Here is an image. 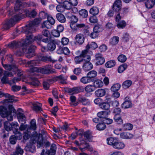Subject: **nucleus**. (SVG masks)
I'll use <instances>...</instances> for the list:
<instances>
[{
	"label": "nucleus",
	"mask_w": 155,
	"mask_h": 155,
	"mask_svg": "<svg viewBox=\"0 0 155 155\" xmlns=\"http://www.w3.org/2000/svg\"><path fill=\"white\" fill-rule=\"evenodd\" d=\"M103 83L101 81L97 80L94 82L93 85L95 89L102 87L103 86Z\"/></svg>",
	"instance_id": "nucleus-34"
},
{
	"label": "nucleus",
	"mask_w": 155,
	"mask_h": 155,
	"mask_svg": "<svg viewBox=\"0 0 155 155\" xmlns=\"http://www.w3.org/2000/svg\"><path fill=\"white\" fill-rule=\"evenodd\" d=\"M17 136H18V135H15V136H12L10 138V141L11 144H15L16 143V139H18ZM18 140H19L18 139Z\"/></svg>",
	"instance_id": "nucleus-55"
},
{
	"label": "nucleus",
	"mask_w": 155,
	"mask_h": 155,
	"mask_svg": "<svg viewBox=\"0 0 155 155\" xmlns=\"http://www.w3.org/2000/svg\"><path fill=\"white\" fill-rule=\"evenodd\" d=\"M100 107L103 109L108 110L110 108V105L108 103H103L100 104Z\"/></svg>",
	"instance_id": "nucleus-54"
},
{
	"label": "nucleus",
	"mask_w": 155,
	"mask_h": 155,
	"mask_svg": "<svg viewBox=\"0 0 155 155\" xmlns=\"http://www.w3.org/2000/svg\"><path fill=\"white\" fill-rule=\"evenodd\" d=\"M12 123L8 121H5L4 123V127L5 129L7 131L11 130Z\"/></svg>",
	"instance_id": "nucleus-46"
},
{
	"label": "nucleus",
	"mask_w": 155,
	"mask_h": 155,
	"mask_svg": "<svg viewBox=\"0 0 155 155\" xmlns=\"http://www.w3.org/2000/svg\"><path fill=\"white\" fill-rule=\"evenodd\" d=\"M132 82L130 80H126L123 83L122 86L125 89L129 87L131 84Z\"/></svg>",
	"instance_id": "nucleus-48"
},
{
	"label": "nucleus",
	"mask_w": 155,
	"mask_h": 155,
	"mask_svg": "<svg viewBox=\"0 0 155 155\" xmlns=\"http://www.w3.org/2000/svg\"><path fill=\"white\" fill-rule=\"evenodd\" d=\"M122 6L121 1L120 0H117L114 3L113 5V9L116 12L118 11Z\"/></svg>",
	"instance_id": "nucleus-15"
},
{
	"label": "nucleus",
	"mask_w": 155,
	"mask_h": 155,
	"mask_svg": "<svg viewBox=\"0 0 155 155\" xmlns=\"http://www.w3.org/2000/svg\"><path fill=\"white\" fill-rule=\"evenodd\" d=\"M37 14V12L35 9H33L31 10L28 11V12L26 13V15L28 17L31 18L35 17Z\"/></svg>",
	"instance_id": "nucleus-28"
},
{
	"label": "nucleus",
	"mask_w": 155,
	"mask_h": 155,
	"mask_svg": "<svg viewBox=\"0 0 155 155\" xmlns=\"http://www.w3.org/2000/svg\"><path fill=\"white\" fill-rule=\"evenodd\" d=\"M81 82L84 84H86L92 81L91 79L88 76L83 77L80 79Z\"/></svg>",
	"instance_id": "nucleus-27"
},
{
	"label": "nucleus",
	"mask_w": 155,
	"mask_h": 155,
	"mask_svg": "<svg viewBox=\"0 0 155 155\" xmlns=\"http://www.w3.org/2000/svg\"><path fill=\"white\" fill-rule=\"evenodd\" d=\"M84 137L89 142L92 141V136L91 132L89 131H85L84 133Z\"/></svg>",
	"instance_id": "nucleus-19"
},
{
	"label": "nucleus",
	"mask_w": 155,
	"mask_h": 155,
	"mask_svg": "<svg viewBox=\"0 0 155 155\" xmlns=\"http://www.w3.org/2000/svg\"><path fill=\"white\" fill-rule=\"evenodd\" d=\"M30 72L31 75L36 76L38 72L43 74H50L56 73L54 69L52 68L51 65H47L42 68L34 67L30 68Z\"/></svg>",
	"instance_id": "nucleus-3"
},
{
	"label": "nucleus",
	"mask_w": 155,
	"mask_h": 155,
	"mask_svg": "<svg viewBox=\"0 0 155 155\" xmlns=\"http://www.w3.org/2000/svg\"><path fill=\"white\" fill-rule=\"evenodd\" d=\"M110 111L108 110L102 111L97 113V116L101 118V120L102 121L104 119L107 117Z\"/></svg>",
	"instance_id": "nucleus-17"
},
{
	"label": "nucleus",
	"mask_w": 155,
	"mask_h": 155,
	"mask_svg": "<svg viewBox=\"0 0 155 155\" xmlns=\"http://www.w3.org/2000/svg\"><path fill=\"white\" fill-rule=\"evenodd\" d=\"M90 13L94 16L97 15L99 12L98 8L97 7H93L90 10Z\"/></svg>",
	"instance_id": "nucleus-30"
},
{
	"label": "nucleus",
	"mask_w": 155,
	"mask_h": 155,
	"mask_svg": "<svg viewBox=\"0 0 155 155\" xmlns=\"http://www.w3.org/2000/svg\"><path fill=\"white\" fill-rule=\"evenodd\" d=\"M63 4L65 9H71L72 6L68 0L65 1L63 2Z\"/></svg>",
	"instance_id": "nucleus-41"
},
{
	"label": "nucleus",
	"mask_w": 155,
	"mask_h": 155,
	"mask_svg": "<svg viewBox=\"0 0 155 155\" xmlns=\"http://www.w3.org/2000/svg\"><path fill=\"white\" fill-rule=\"evenodd\" d=\"M132 106L131 102L130 100H126L121 105L122 107L124 109L130 108Z\"/></svg>",
	"instance_id": "nucleus-24"
},
{
	"label": "nucleus",
	"mask_w": 155,
	"mask_h": 155,
	"mask_svg": "<svg viewBox=\"0 0 155 155\" xmlns=\"http://www.w3.org/2000/svg\"><path fill=\"white\" fill-rule=\"evenodd\" d=\"M11 130L13 131V133L15 135H18L17 136L18 139H21L22 137V134L18 131L19 125L18 123L16 122H14L12 123Z\"/></svg>",
	"instance_id": "nucleus-8"
},
{
	"label": "nucleus",
	"mask_w": 155,
	"mask_h": 155,
	"mask_svg": "<svg viewBox=\"0 0 155 155\" xmlns=\"http://www.w3.org/2000/svg\"><path fill=\"white\" fill-rule=\"evenodd\" d=\"M28 125L26 124H24L23 123L21 124L19 129L21 131H23L26 129L28 130Z\"/></svg>",
	"instance_id": "nucleus-62"
},
{
	"label": "nucleus",
	"mask_w": 155,
	"mask_h": 155,
	"mask_svg": "<svg viewBox=\"0 0 155 155\" xmlns=\"http://www.w3.org/2000/svg\"><path fill=\"white\" fill-rule=\"evenodd\" d=\"M91 60L90 56L89 55L87 56L85 61L83 63V65L82 68L83 70L85 71H88L93 68V65L90 62Z\"/></svg>",
	"instance_id": "nucleus-7"
},
{
	"label": "nucleus",
	"mask_w": 155,
	"mask_h": 155,
	"mask_svg": "<svg viewBox=\"0 0 155 155\" xmlns=\"http://www.w3.org/2000/svg\"><path fill=\"white\" fill-rule=\"evenodd\" d=\"M30 132L28 131V130H26L24 132V135L23 136L24 139L25 140L28 139L30 137Z\"/></svg>",
	"instance_id": "nucleus-58"
},
{
	"label": "nucleus",
	"mask_w": 155,
	"mask_h": 155,
	"mask_svg": "<svg viewBox=\"0 0 155 155\" xmlns=\"http://www.w3.org/2000/svg\"><path fill=\"white\" fill-rule=\"evenodd\" d=\"M125 146V145L124 142L117 140L113 148L117 150H121L124 148Z\"/></svg>",
	"instance_id": "nucleus-14"
},
{
	"label": "nucleus",
	"mask_w": 155,
	"mask_h": 155,
	"mask_svg": "<svg viewBox=\"0 0 155 155\" xmlns=\"http://www.w3.org/2000/svg\"><path fill=\"white\" fill-rule=\"evenodd\" d=\"M40 18H36L33 21H30L28 25L25 28V33L28 34L31 33L35 31V26L39 24L41 21Z\"/></svg>",
	"instance_id": "nucleus-5"
},
{
	"label": "nucleus",
	"mask_w": 155,
	"mask_h": 155,
	"mask_svg": "<svg viewBox=\"0 0 155 155\" xmlns=\"http://www.w3.org/2000/svg\"><path fill=\"white\" fill-rule=\"evenodd\" d=\"M146 7L148 9L152 8L155 4V0H147L145 2Z\"/></svg>",
	"instance_id": "nucleus-18"
},
{
	"label": "nucleus",
	"mask_w": 155,
	"mask_h": 155,
	"mask_svg": "<svg viewBox=\"0 0 155 155\" xmlns=\"http://www.w3.org/2000/svg\"><path fill=\"white\" fill-rule=\"evenodd\" d=\"M95 90V88L93 85H88L85 87V90L87 93L92 92Z\"/></svg>",
	"instance_id": "nucleus-35"
},
{
	"label": "nucleus",
	"mask_w": 155,
	"mask_h": 155,
	"mask_svg": "<svg viewBox=\"0 0 155 155\" xmlns=\"http://www.w3.org/2000/svg\"><path fill=\"white\" fill-rule=\"evenodd\" d=\"M114 119L115 121L118 124H123V121L120 116L119 115H115L114 117Z\"/></svg>",
	"instance_id": "nucleus-37"
},
{
	"label": "nucleus",
	"mask_w": 155,
	"mask_h": 155,
	"mask_svg": "<svg viewBox=\"0 0 155 155\" xmlns=\"http://www.w3.org/2000/svg\"><path fill=\"white\" fill-rule=\"evenodd\" d=\"M133 125L130 123H127L124 124L123 126L124 129L126 130H131L133 128Z\"/></svg>",
	"instance_id": "nucleus-51"
},
{
	"label": "nucleus",
	"mask_w": 155,
	"mask_h": 155,
	"mask_svg": "<svg viewBox=\"0 0 155 155\" xmlns=\"http://www.w3.org/2000/svg\"><path fill=\"white\" fill-rule=\"evenodd\" d=\"M80 15L83 18H86L88 15V12L86 10L83 9L81 10L79 12Z\"/></svg>",
	"instance_id": "nucleus-47"
},
{
	"label": "nucleus",
	"mask_w": 155,
	"mask_h": 155,
	"mask_svg": "<svg viewBox=\"0 0 155 155\" xmlns=\"http://www.w3.org/2000/svg\"><path fill=\"white\" fill-rule=\"evenodd\" d=\"M8 110H7V108L4 106H0V114L2 117H6L8 120L11 121L13 120L12 113V112L15 113L16 110L12 105H9L8 106Z\"/></svg>",
	"instance_id": "nucleus-4"
},
{
	"label": "nucleus",
	"mask_w": 155,
	"mask_h": 155,
	"mask_svg": "<svg viewBox=\"0 0 155 155\" xmlns=\"http://www.w3.org/2000/svg\"><path fill=\"white\" fill-rule=\"evenodd\" d=\"M56 9L57 11L62 12L64 11L65 8L63 5H59L56 6Z\"/></svg>",
	"instance_id": "nucleus-60"
},
{
	"label": "nucleus",
	"mask_w": 155,
	"mask_h": 155,
	"mask_svg": "<svg viewBox=\"0 0 155 155\" xmlns=\"http://www.w3.org/2000/svg\"><path fill=\"white\" fill-rule=\"evenodd\" d=\"M22 110L19 108L18 110L17 116L18 120L19 122H25L26 121V118L25 115L22 113Z\"/></svg>",
	"instance_id": "nucleus-11"
},
{
	"label": "nucleus",
	"mask_w": 155,
	"mask_h": 155,
	"mask_svg": "<svg viewBox=\"0 0 155 155\" xmlns=\"http://www.w3.org/2000/svg\"><path fill=\"white\" fill-rule=\"evenodd\" d=\"M70 100L71 102L70 104L71 105L73 106H77L79 104V101H78V99L77 101L76 100V97L73 95L71 96L70 97Z\"/></svg>",
	"instance_id": "nucleus-22"
},
{
	"label": "nucleus",
	"mask_w": 155,
	"mask_h": 155,
	"mask_svg": "<svg viewBox=\"0 0 155 155\" xmlns=\"http://www.w3.org/2000/svg\"><path fill=\"white\" fill-rule=\"evenodd\" d=\"M127 67V65L126 64H123L119 66L118 68V72L119 73H122Z\"/></svg>",
	"instance_id": "nucleus-45"
},
{
	"label": "nucleus",
	"mask_w": 155,
	"mask_h": 155,
	"mask_svg": "<svg viewBox=\"0 0 155 155\" xmlns=\"http://www.w3.org/2000/svg\"><path fill=\"white\" fill-rule=\"evenodd\" d=\"M30 128L33 130H36L37 128L36 121L35 119L32 120L30 122Z\"/></svg>",
	"instance_id": "nucleus-44"
},
{
	"label": "nucleus",
	"mask_w": 155,
	"mask_h": 155,
	"mask_svg": "<svg viewBox=\"0 0 155 155\" xmlns=\"http://www.w3.org/2000/svg\"><path fill=\"white\" fill-rule=\"evenodd\" d=\"M81 91L80 87H76L68 89V92L71 94H74L80 93Z\"/></svg>",
	"instance_id": "nucleus-21"
},
{
	"label": "nucleus",
	"mask_w": 155,
	"mask_h": 155,
	"mask_svg": "<svg viewBox=\"0 0 155 155\" xmlns=\"http://www.w3.org/2000/svg\"><path fill=\"white\" fill-rule=\"evenodd\" d=\"M33 109L36 111H41V108L42 104H41L38 102L34 103L32 104Z\"/></svg>",
	"instance_id": "nucleus-25"
},
{
	"label": "nucleus",
	"mask_w": 155,
	"mask_h": 155,
	"mask_svg": "<svg viewBox=\"0 0 155 155\" xmlns=\"http://www.w3.org/2000/svg\"><path fill=\"white\" fill-rule=\"evenodd\" d=\"M31 81L29 83L30 85L34 87L37 86L39 85L40 82L36 78L32 77L31 78Z\"/></svg>",
	"instance_id": "nucleus-29"
},
{
	"label": "nucleus",
	"mask_w": 155,
	"mask_h": 155,
	"mask_svg": "<svg viewBox=\"0 0 155 155\" xmlns=\"http://www.w3.org/2000/svg\"><path fill=\"white\" fill-rule=\"evenodd\" d=\"M127 25L126 22L124 20H122L118 22L117 25V26L119 28H123L125 27Z\"/></svg>",
	"instance_id": "nucleus-40"
},
{
	"label": "nucleus",
	"mask_w": 155,
	"mask_h": 155,
	"mask_svg": "<svg viewBox=\"0 0 155 155\" xmlns=\"http://www.w3.org/2000/svg\"><path fill=\"white\" fill-rule=\"evenodd\" d=\"M56 149V147L55 144H52L50 148V152L49 151V154L50 155V153H52V154H51V155H54V154L55 153V151Z\"/></svg>",
	"instance_id": "nucleus-49"
},
{
	"label": "nucleus",
	"mask_w": 155,
	"mask_h": 155,
	"mask_svg": "<svg viewBox=\"0 0 155 155\" xmlns=\"http://www.w3.org/2000/svg\"><path fill=\"white\" fill-rule=\"evenodd\" d=\"M70 26L72 29L75 30H77L76 27V23L78 21L77 18L75 16L72 15L70 18Z\"/></svg>",
	"instance_id": "nucleus-10"
},
{
	"label": "nucleus",
	"mask_w": 155,
	"mask_h": 155,
	"mask_svg": "<svg viewBox=\"0 0 155 155\" xmlns=\"http://www.w3.org/2000/svg\"><path fill=\"white\" fill-rule=\"evenodd\" d=\"M106 92L105 89H100L96 90L95 92V94L97 97H101L105 95Z\"/></svg>",
	"instance_id": "nucleus-23"
},
{
	"label": "nucleus",
	"mask_w": 155,
	"mask_h": 155,
	"mask_svg": "<svg viewBox=\"0 0 155 155\" xmlns=\"http://www.w3.org/2000/svg\"><path fill=\"white\" fill-rule=\"evenodd\" d=\"M117 139L114 137H110L107 139V142L108 144L111 146L113 147Z\"/></svg>",
	"instance_id": "nucleus-26"
},
{
	"label": "nucleus",
	"mask_w": 155,
	"mask_h": 155,
	"mask_svg": "<svg viewBox=\"0 0 155 155\" xmlns=\"http://www.w3.org/2000/svg\"><path fill=\"white\" fill-rule=\"evenodd\" d=\"M69 41V40L68 38L63 37L61 39V43L63 45H65L68 44Z\"/></svg>",
	"instance_id": "nucleus-63"
},
{
	"label": "nucleus",
	"mask_w": 155,
	"mask_h": 155,
	"mask_svg": "<svg viewBox=\"0 0 155 155\" xmlns=\"http://www.w3.org/2000/svg\"><path fill=\"white\" fill-rule=\"evenodd\" d=\"M97 75V72L96 71L92 70L89 72L87 74V76L91 79L92 81L93 78L95 77Z\"/></svg>",
	"instance_id": "nucleus-42"
},
{
	"label": "nucleus",
	"mask_w": 155,
	"mask_h": 155,
	"mask_svg": "<svg viewBox=\"0 0 155 155\" xmlns=\"http://www.w3.org/2000/svg\"><path fill=\"white\" fill-rule=\"evenodd\" d=\"M42 38L41 35H38L34 37L31 35L26 36L24 46L22 48V51L19 54L21 55L23 53L26 54V56L28 58L35 55L34 51L36 47L30 44L34 41H39Z\"/></svg>",
	"instance_id": "nucleus-1"
},
{
	"label": "nucleus",
	"mask_w": 155,
	"mask_h": 155,
	"mask_svg": "<svg viewBox=\"0 0 155 155\" xmlns=\"http://www.w3.org/2000/svg\"><path fill=\"white\" fill-rule=\"evenodd\" d=\"M115 61L114 60H112L107 61L105 64V66L107 68H111L113 67L115 65Z\"/></svg>",
	"instance_id": "nucleus-36"
},
{
	"label": "nucleus",
	"mask_w": 155,
	"mask_h": 155,
	"mask_svg": "<svg viewBox=\"0 0 155 155\" xmlns=\"http://www.w3.org/2000/svg\"><path fill=\"white\" fill-rule=\"evenodd\" d=\"M97 128L99 130H103L106 127L105 124L104 123H100L98 124L96 126Z\"/></svg>",
	"instance_id": "nucleus-57"
},
{
	"label": "nucleus",
	"mask_w": 155,
	"mask_h": 155,
	"mask_svg": "<svg viewBox=\"0 0 155 155\" xmlns=\"http://www.w3.org/2000/svg\"><path fill=\"white\" fill-rule=\"evenodd\" d=\"M84 137L83 136H82L80 138H79V141L80 142V144L81 145V146H88L89 145L87 143V141L86 140L84 139Z\"/></svg>",
	"instance_id": "nucleus-38"
},
{
	"label": "nucleus",
	"mask_w": 155,
	"mask_h": 155,
	"mask_svg": "<svg viewBox=\"0 0 155 155\" xmlns=\"http://www.w3.org/2000/svg\"><path fill=\"white\" fill-rule=\"evenodd\" d=\"M84 38L82 34H79L76 36V42L79 45L82 44L84 41Z\"/></svg>",
	"instance_id": "nucleus-13"
},
{
	"label": "nucleus",
	"mask_w": 155,
	"mask_h": 155,
	"mask_svg": "<svg viewBox=\"0 0 155 155\" xmlns=\"http://www.w3.org/2000/svg\"><path fill=\"white\" fill-rule=\"evenodd\" d=\"M95 63L97 65H101L105 61L104 58L102 55L100 53H97L95 55Z\"/></svg>",
	"instance_id": "nucleus-9"
},
{
	"label": "nucleus",
	"mask_w": 155,
	"mask_h": 155,
	"mask_svg": "<svg viewBox=\"0 0 155 155\" xmlns=\"http://www.w3.org/2000/svg\"><path fill=\"white\" fill-rule=\"evenodd\" d=\"M79 104L81 103L84 105H87L90 104L89 101L85 97H80L78 98Z\"/></svg>",
	"instance_id": "nucleus-20"
},
{
	"label": "nucleus",
	"mask_w": 155,
	"mask_h": 155,
	"mask_svg": "<svg viewBox=\"0 0 155 155\" xmlns=\"http://www.w3.org/2000/svg\"><path fill=\"white\" fill-rule=\"evenodd\" d=\"M87 50H83L82 51L80 55L75 57L74 61L76 64H80L85 61L87 57L89 54H87Z\"/></svg>",
	"instance_id": "nucleus-6"
},
{
	"label": "nucleus",
	"mask_w": 155,
	"mask_h": 155,
	"mask_svg": "<svg viewBox=\"0 0 155 155\" xmlns=\"http://www.w3.org/2000/svg\"><path fill=\"white\" fill-rule=\"evenodd\" d=\"M51 25L48 21H46L43 22L41 26L42 28H51Z\"/></svg>",
	"instance_id": "nucleus-50"
},
{
	"label": "nucleus",
	"mask_w": 155,
	"mask_h": 155,
	"mask_svg": "<svg viewBox=\"0 0 155 155\" xmlns=\"http://www.w3.org/2000/svg\"><path fill=\"white\" fill-rule=\"evenodd\" d=\"M118 60L121 62H124L127 60V57L124 54H121L118 57Z\"/></svg>",
	"instance_id": "nucleus-53"
},
{
	"label": "nucleus",
	"mask_w": 155,
	"mask_h": 155,
	"mask_svg": "<svg viewBox=\"0 0 155 155\" xmlns=\"http://www.w3.org/2000/svg\"><path fill=\"white\" fill-rule=\"evenodd\" d=\"M58 41L55 40L51 39L48 43L47 48L49 50L53 51L56 48V44L58 43Z\"/></svg>",
	"instance_id": "nucleus-12"
},
{
	"label": "nucleus",
	"mask_w": 155,
	"mask_h": 155,
	"mask_svg": "<svg viewBox=\"0 0 155 155\" xmlns=\"http://www.w3.org/2000/svg\"><path fill=\"white\" fill-rule=\"evenodd\" d=\"M121 87L120 84L117 83L114 84L111 87V90L113 92L117 91Z\"/></svg>",
	"instance_id": "nucleus-43"
},
{
	"label": "nucleus",
	"mask_w": 155,
	"mask_h": 155,
	"mask_svg": "<svg viewBox=\"0 0 155 155\" xmlns=\"http://www.w3.org/2000/svg\"><path fill=\"white\" fill-rule=\"evenodd\" d=\"M12 71L16 73L18 76H21L23 74V71L18 69L16 66V67H15V69H14V70H12Z\"/></svg>",
	"instance_id": "nucleus-52"
},
{
	"label": "nucleus",
	"mask_w": 155,
	"mask_h": 155,
	"mask_svg": "<svg viewBox=\"0 0 155 155\" xmlns=\"http://www.w3.org/2000/svg\"><path fill=\"white\" fill-rule=\"evenodd\" d=\"M2 64L5 69L9 71L12 70V71L15 69V67H16V66L13 65H11L7 64H3L2 62Z\"/></svg>",
	"instance_id": "nucleus-33"
},
{
	"label": "nucleus",
	"mask_w": 155,
	"mask_h": 155,
	"mask_svg": "<svg viewBox=\"0 0 155 155\" xmlns=\"http://www.w3.org/2000/svg\"><path fill=\"white\" fill-rule=\"evenodd\" d=\"M133 135L128 132H123L120 134V137L121 138L124 139H129L133 137Z\"/></svg>",
	"instance_id": "nucleus-16"
},
{
	"label": "nucleus",
	"mask_w": 155,
	"mask_h": 155,
	"mask_svg": "<svg viewBox=\"0 0 155 155\" xmlns=\"http://www.w3.org/2000/svg\"><path fill=\"white\" fill-rule=\"evenodd\" d=\"M58 20L62 23H64L66 19L64 16L61 13H58L56 15Z\"/></svg>",
	"instance_id": "nucleus-31"
},
{
	"label": "nucleus",
	"mask_w": 155,
	"mask_h": 155,
	"mask_svg": "<svg viewBox=\"0 0 155 155\" xmlns=\"http://www.w3.org/2000/svg\"><path fill=\"white\" fill-rule=\"evenodd\" d=\"M38 60L40 61H51L52 60L51 56H43L42 57H40L38 58Z\"/></svg>",
	"instance_id": "nucleus-39"
},
{
	"label": "nucleus",
	"mask_w": 155,
	"mask_h": 155,
	"mask_svg": "<svg viewBox=\"0 0 155 155\" xmlns=\"http://www.w3.org/2000/svg\"><path fill=\"white\" fill-rule=\"evenodd\" d=\"M17 45V43L16 41H14L10 43L8 46L9 48H14L16 47Z\"/></svg>",
	"instance_id": "nucleus-64"
},
{
	"label": "nucleus",
	"mask_w": 155,
	"mask_h": 155,
	"mask_svg": "<svg viewBox=\"0 0 155 155\" xmlns=\"http://www.w3.org/2000/svg\"><path fill=\"white\" fill-rule=\"evenodd\" d=\"M32 137L31 138L30 143L33 144L37 142V146L40 147L43 144L44 138L47 137V133L45 130L41 131V134H38L36 132H33L31 134Z\"/></svg>",
	"instance_id": "nucleus-2"
},
{
	"label": "nucleus",
	"mask_w": 155,
	"mask_h": 155,
	"mask_svg": "<svg viewBox=\"0 0 155 155\" xmlns=\"http://www.w3.org/2000/svg\"><path fill=\"white\" fill-rule=\"evenodd\" d=\"M89 21L91 23H95L97 22L98 19L96 17L93 15L90 18Z\"/></svg>",
	"instance_id": "nucleus-61"
},
{
	"label": "nucleus",
	"mask_w": 155,
	"mask_h": 155,
	"mask_svg": "<svg viewBox=\"0 0 155 155\" xmlns=\"http://www.w3.org/2000/svg\"><path fill=\"white\" fill-rule=\"evenodd\" d=\"M40 61L38 58V60H32L29 62V64L31 66H35L38 65Z\"/></svg>",
	"instance_id": "nucleus-59"
},
{
	"label": "nucleus",
	"mask_w": 155,
	"mask_h": 155,
	"mask_svg": "<svg viewBox=\"0 0 155 155\" xmlns=\"http://www.w3.org/2000/svg\"><path fill=\"white\" fill-rule=\"evenodd\" d=\"M119 40V38L118 37L114 36L110 40V44L112 45H115L118 43Z\"/></svg>",
	"instance_id": "nucleus-32"
},
{
	"label": "nucleus",
	"mask_w": 155,
	"mask_h": 155,
	"mask_svg": "<svg viewBox=\"0 0 155 155\" xmlns=\"http://www.w3.org/2000/svg\"><path fill=\"white\" fill-rule=\"evenodd\" d=\"M39 16L41 19H45L48 16L47 13L44 11L40 12L39 14Z\"/></svg>",
	"instance_id": "nucleus-56"
}]
</instances>
